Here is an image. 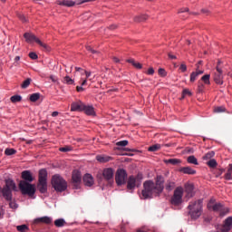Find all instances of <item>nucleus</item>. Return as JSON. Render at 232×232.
<instances>
[{
	"label": "nucleus",
	"mask_w": 232,
	"mask_h": 232,
	"mask_svg": "<svg viewBox=\"0 0 232 232\" xmlns=\"http://www.w3.org/2000/svg\"><path fill=\"white\" fill-rule=\"evenodd\" d=\"M164 178L160 175L157 176L156 182L152 180H146L143 184V190L141 192V199H151L154 197H160L164 190Z\"/></svg>",
	"instance_id": "1"
},
{
	"label": "nucleus",
	"mask_w": 232,
	"mask_h": 232,
	"mask_svg": "<svg viewBox=\"0 0 232 232\" xmlns=\"http://www.w3.org/2000/svg\"><path fill=\"white\" fill-rule=\"evenodd\" d=\"M202 208H203V199L190 201L188 207V215H190V218L194 220L198 219L202 214Z\"/></svg>",
	"instance_id": "2"
},
{
	"label": "nucleus",
	"mask_w": 232,
	"mask_h": 232,
	"mask_svg": "<svg viewBox=\"0 0 232 232\" xmlns=\"http://www.w3.org/2000/svg\"><path fill=\"white\" fill-rule=\"evenodd\" d=\"M18 188L23 196H28L29 198H34L36 193L35 185L24 180L19 181Z\"/></svg>",
	"instance_id": "3"
},
{
	"label": "nucleus",
	"mask_w": 232,
	"mask_h": 232,
	"mask_svg": "<svg viewBox=\"0 0 232 232\" xmlns=\"http://www.w3.org/2000/svg\"><path fill=\"white\" fill-rule=\"evenodd\" d=\"M47 178V170L45 169H40L38 174L37 189L41 194H45L48 190Z\"/></svg>",
	"instance_id": "4"
},
{
	"label": "nucleus",
	"mask_w": 232,
	"mask_h": 232,
	"mask_svg": "<svg viewBox=\"0 0 232 232\" xmlns=\"http://www.w3.org/2000/svg\"><path fill=\"white\" fill-rule=\"evenodd\" d=\"M52 186L56 192H64L68 188L67 181L60 175H53L52 177Z\"/></svg>",
	"instance_id": "5"
},
{
	"label": "nucleus",
	"mask_w": 232,
	"mask_h": 232,
	"mask_svg": "<svg viewBox=\"0 0 232 232\" xmlns=\"http://www.w3.org/2000/svg\"><path fill=\"white\" fill-rule=\"evenodd\" d=\"M183 194H184V189L182 187H178L174 190V194L170 198V204L175 207H179L182 204L183 202Z\"/></svg>",
	"instance_id": "6"
},
{
	"label": "nucleus",
	"mask_w": 232,
	"mask_h": 232,
	"mask_svg": "<svg viewBox=\"0 0 232 232\" xmlns=\"http://www.w3.org/2000/svg\"><path fill=\"white\" fill-rule=\"evenodd\" d=\"M208 208L212 209L214 212H218L220 217H225L229 212V208H225L222 203H215L211 205V202H209L208 204Z\"/></svg>",
	"instance_id": "7"
},
{
	"label": "nucleus",
	"mask_w": 232,
	"mask_h": 232,
	"mask_svg": "<svg viewBox=\"0 0 232 232\" xmlns=\"http://www.w3.org/2000/svg\"><path fill=\"white\" fill-rule=\"evenodd\" d=\"M141 179H142L141 174H138L137 177L130 176L127 181L128 190H133L135 187L140 184Z\"/></svg>",
	"instance_id": "8"
},
{
	"label": "nucleus",
	"mask_w": 232,
	"mask_h": 232,
	"mask_svg": "<svg viewBox=\"0 0 232 232\" xmlns=\"http://www.w3.org/2000/svg\"><path fill=\"white\" fill-rule=\"evenodd\" d=\"M126 179H127V173H126L125 169H119L115 175V181L117 183V185L118 186L125 185Z\"/></svg>",
	"instance_id": "9"
},
{
	"label": "nucleus",
	"mask_w": 232,
	"mask_h": 232,
	"mask_svg": "<svg viewBox=\"0 0 232 232\" xmlns=\"http://www.w3.org/2000/svg\"><path fill=\"white\" fill-rule=\"evenodd\" d=\"M216 232H229L232 229V217H227L223 225H218Z\"/></svg>",
	"instance_id": "10"
},
{
	"label": "nucleus",
	"mask_w": 232,
	"mask_h": 232,
	"mask_svg": "<svg viewBox=\"0 0 232 232\" xmlns=\"http://www.w3.org/2000/svg\"><path fill=\"white\" fill-rule=\"evenodd\" d=\"M82 181V173L79 170H73L72 175V182L75 189L79 188Z\"/></svg>",
	"instance_id": "11"
},
{
	"label": "nucleus",
	"mask_w": 232,
	"mask_h": 232,
	"mask_svg": "<svg viewBox=\"0 0 232 232\" xmlns=\"http://www.w3.org/2000/svg\"><path fill=\"white\" fill-rule=\"evenodd\" d=\"M216 71H217V72L214 73L213 80H214L215 83H217L218 85H223V83H224L223 71L218 66H217Z\"/></svg>",
	"instance_id": "12"
},
{
	"label": "nucleus",
	"mask_w": 232,
	"mask_h": 232,
	"mask_svg": "<svg viewBox=\"0 0 232 232\" xmlns=\"http://www.w3.org/2000/svg\"><path fill=\"white\" fill-rule=\"evenodd\" d=\"M21 179L26 183H32L34 180L33 174L30 170L22 171Z\"/></svg>",
	"instance_id": "13"
},
{
	"label": "nucleus",
	"mask_w": 232,
	"mask_h": 232,
	"mask_svg": "<svg viewBox=\"0 0 232 232\" xmlns=\"http://www.w3.org/2000/svg\"><path fill=\"white\" fill-rule=\"evenodd\" d=\"M84 108L85 104L81 101L74 102L71 104V111H82Z\"/></svg>",
	"instance_id": "14"
},
{
	"label": "nucleus",
	"mask_w": 232,
	"mask_h": 232,
	"mask_svg": "<svg viewBox=\"0 0 232 232\" xmlns=\"http://www.w3.org/2000/svg\"><path fill=\"white\" fill-rule=\"evenodd\" d=\"M52 223H53V218L48 216L37 218L34 219V224L51 225Z\"/></svg>",
	"instance_id": "15"
},
{
	"label": "nucleus",
	"mask_w": 232,
	"mask_h": 232,
	"mask_svg": "<svg viewBox=\"0 0 232 232\" xmlns=\"http://www.w3.org/2000/svg\"><path fill=\"white\" fill-rule=\"evenodd\" d=\"M185 191L187 193L186 195L187 198H192L195 196L194 186L190 183H187L185 185Z\"/></svg>",
	"instance_id": "16"
},
{
	"label": "nucleus",
	"mask_w": 232,
	"mask_h": 232,
	"mask_svg": "<svg viewBox=\"0 0 232 232\" xmlns=\"http://www.w3.org/2000/svg\"><path fill=\"white\" fill-rule=\"evenodd\" d=\"M2 196L4 197V198L8 201L11 202L13 199V193L12 190L7 188H2Z\"/></svg>",
	"instance_id": "17"
},
{
	"label": "nucleus",
	"mask_w": 232,
	"mask_h": 232,
	"mask_svg": "<svg viewBox=\"0 0 232 232\" xmlns=\"http://www.w3.org/2000/svg\"><path fill=\"white\" fill-rule=\"evenodd\" d=\"M82 181H83V183H84V185L86 186V187H92V185H93V183H94V180H93V176H92L91 174H85L84 176H83V179H82Z\"/></svg>",
	"instance_id": "18"
},
{
	"label": "nucleus",
	"mask_w": 232,
	"mask_h": 232,
	"mask_svg": "<svg viewBox=\"0 0 232 232\" xmlns=\"http://www.w3.org/2000/svg\"><path fill=\"white\" fill-rule=\"evenodd\" d=\"M56 4L61 6L73 7L76 5V2L72 0H58Z\"/></svg>",
	"instance_id": "19"
},
{
	"label": "nucleus",
	"mask_w": 232,
	"mask_h": 232,
	"mask_svg": "<svg viewBox=\"0 0 232 232\" xmlns=\"http://www.w3.org/2000/svg\"><path fill=\"white\" fill-rule=\"evenodd\" d=\"M24 38L28 44H32L34 42L37 43V40H39L38 37H36L34 34H31V33H24Z\"/></svg>",
	"instance_id": "20"
},
{
	"label": "nucleus",
	"mask_w": 232,
	"mask_h": 232,
	"mask_svg": "<svg viewBox=\"0 0 232 232\" xmlns=\"http://www.w3.org/2000/svg\"><path fill=\"white\" fill-rule=\"evenodd\" d=\"M4 188L10 189L12 191L16 190V184L13 179H5V186Z\"/></svg>",
	"instance_id": "21"
},
{
	"label": "nucleus",
	"mask_w": 232,
	"mask_h": 232,
	"mask_svg": "<svg viewBox=\"0 0 232 232\" xmlns=\"http://www.w3.org/2000/svg\"><path fill=\"white\" fill-rule=\"evenodd\" d=\"M179 172L186 175H196L197 171L190 167H183L179 169Z\"/></svg>",
	"instance_id": "22"
},
{
	"label": "nucleus",
	"mask_w": 232,
	"mask_h": 232,
	"mask_svg": "<svg viewBox=\"0 0 232 232\" xmlns=\"http://www.w3.org/2000/svg\"><path fill=\"white\" fill-rule=\"evenodd\" d=\"M102 175H103V178L106 180H111L113 178V170H112V169L108 168V169H103Z\"/></svg>",
	"instance_id": "23"
},
{
	"label": "nucleus",
	"mask_w": 232,
	"mask_h": 232,
	"mask_svg": "<svg viewBox=\"0 0 232 232\" xmlns=\"http://www.w3.org/2000/svg\"><path fill=\"white\" fill-rule=\"evenodd\" d=\"M198 68H199V67L198 66V70H196V72L190 73V82H194L198 79V77L199 75H201V74L204 73V72L198 70Z\"/></svg>",
	"instance_id": "24"
},
{
	"label": "nucleus",
	"mask_w": 232,
	"mask_h": 232,
	"mask_svg": "<svg viewBox=\"0 0 232 232\" xmlns=\"http://www.w3.org/2000/svg\"><path fill=\"white\" fill-rule=\"evenodd\" d=\"M83 111L89 116H95V109L92 106L84 105Z\"/></svg>",
	"instance_id": "25"
},
{
	"label": "nucleus",
	"mask_w": 232,
	"mask_h": 232,
	"mask_svg": "<svg viewBox=\"0 0 232 232\" xmlns=\"http://www.w3.org/2000/svg\"><path fill=\"white\" fill-rule=\"evenodd\" d=\"M224 179L225 180H232V164L228 165V169L226 172V174L224 175Z\"/></svg>",
	"instance_id": "26"
},
{
	"label": "nucleus",
	"mask_w": 232,
	"mask_h": 232,
	"mask_svg": "<svg viewBox=\"0 0 232 232\" xmlns=\"http://www.w3.org/2000/svg\"><path fill=\"white\" fill-rule=\"evenodd\" d=\"M175 188H176V183L174 181H171V180L167 181V183L165 185V189L168 192L172 191Z\"/></svg>",
	"instance_id": "27"
},
{
	"label": "nucleus",
	"mask_w": 232,
	"mask_h": 232,
	"mask_svg": "<svg viewBox=\"0 0 232 232\" xmlns=\"http://www.w3.org/2000/svg\"><path fill=\"white\" fill-rule=\"evenodd\" d=\"M165 164H171L172 166H178V164H181V160L179 159H169L164 160Z\"/></svg>",
	"instance_id": "28"
},
{
	"label": "nucleus",
	"mask_w": 232,
	"mask_h": 232,
	"mask_svg": "<svg viewBox=\"0 0 232 232\" xmlns=\"http://www.w3.org/2000/svg\"><path fill=\"white\" fill-rule=\"evenodd\" d=\"M66 225V221L63 218H58L54 220V226L56 227H63Z\"/></svg>",
	"instance_id": "29"
},
{
	"label": "nucleus",
	"mask_w": 232,
	"mask_h": 232,
	"mask_svg": "<svg viewBox=\"0 0 232 232\" xmlns=\"http://www.w3.org/2000/svg\"><path fill=\"white\" fill-rule=\"evenodd\" d=\"M36 44H39L44 52H51V47L47 45V44L43 43L40 40H36Z\"/></svg>",
	"instance_id": "30"
},
{
	"label": "nucleus",
	"mask_w": 232,
	"mask_h": 232,
	"mask_svg": "<svg viewBox=\"0 0 232 232\" xmlns=\"http://www.w3.org/2000/svg\"><path fill=\"white\" fill-rule=\"evenodd\" d=\"M111 159V158L109 156H102V155L96 156V160H98V162H109Z\"/></svg>",
	"instance_id": "31"
},
{
	"label": "nucleus",
	"mask_w": 232,
	"mask_h": 232,
	"mask_svg": "<svg viewBox=\"0 0 232 232\" xmlns=\"http://www.w3.org/2000/svg\"><path fill=\"white\" fill-rule=\"evenodd\" d=\"M187 162H188V164H194V166H198V161L195 156H188Z\"/></svg>",
	"instance_id": "32"
},
{
	"label": "nucleus",
	"mask_w": 232,
	"mask_h": 232,
	"mask_svg": "<svg viewBox=\"0 0 232 232\" xmlns=\"http://www.w3.org/2000/svg\"><path fill=\"white\" fill-rule=\"evenodd\" d=\"M215 157V151L211 150L203 156V160H211Z\"/></svg>",
	"instance_id": "33"
},
{
	"label": "nucleus",
	"mask_w": 232,
	"mask_h": 232,
	"mask_svg": "<svg viewBox=\"0 0 232 232\" xmlns=\"http://www.w3.org/2000/svg\"><path fill=\"white\" fill-rule=\"evenodd\" d=\"M16 230L18 232H27L29 230V227L27 225L23 224L16 227Z\"/></svg>",
	"instance_id": "34"
},
{
	"label": "nucleus",
	"mask_w": 232,
	"mask_h": 232,
	"mask_svg": "<svg viewBox=\"0 0 232 232\" xmlns=\"http://www.w3.org/2000/svg\"><path fill=\"white\" fill-rule=\"evenodd\" d=\"M207 166H208V168L210 169H216L218 166V162L216 160L211 159L207 162Z\"/></svg>",
	"instance_id": "35"
},
{
	"label": "nucleus",
	"mask_w": 232,
	"mask_h": 232,
	"mask_svg": "<svg viewBox=\"0 0 232 232\" xmlns=\"http://www.w3.org/2000/svg\"><path fill=\"white\" fill-rule=\"evenodd\" d=\"M22 96L21 95H14L12 97H10V102L12 103H16V102H20L22 101Z\"/></svg>",
	"instance_id": "36"
},
{
	"label": "nucleus",
	"mask_w": 232,
	"mask_h": 232,
	"mask_svg": "<svg viewBox=\"0 0 232 232\" xmlns=\"http://www.w3.org/2000/svg\"><path fill=\"white\" fill-rule=\"evenodd\" d=\"M41 98V94L40 93H34L32 95H30V102H37L39 99Z\"/></svg>",
	"instance_id": "37"
},
{
	"label": "nucleus",
	"mask_w": 232,
	"mask_h": 232,
	"mask_svg": "<svg viewBox=\"0 0 232 232\" xmlns=\"http://www.w3.org/2000/svg\"><path fill=\"white\" fill-rule=\"evenodd\" d=\"M127 62L131 63L137 69H141L142 68L141 63H139V62H135V60H133V59L127 60Z\"/></svg>",
	"instance_id": "38"
},
{
	"label": "nucleus",
	"mask_w": 232,
	"mask_h": 232,
	"mask_svg": "<svg viewBox=\"0 0 232 232\" xmlns=\"http://www.w3.org/2000/svg\"><path fill=\"white\" fill-rule=\"evenodd\" d=\"M72 146H64V147H61L59 149V151H62L63 153H68L69 151H72Z\"/></svg>",
	"instance_id": "39"
},
{
	"label": "nucleus",
	"mask_w": 232,
	"mask_h": 232,
	"mask_svg": "<svg viewBox=\"0 0 232 232\" xmlns=\"http://www.w3.org/2000/svg\"><path fill=\"white\" fill-rule=\"evenodd\" d=\"M147 18H148V16L146 14H141L139 16H135L134 21L140 23V22L146 21Z\"/></svg>",
	"instance_id": "40"
},
{
	"label": "nucleus",
	"mask_w": 232,
	"mask_h": 232,
	"mask_svg": "<svg viewBox=\"0 0 232 232\" xmlns=\"http://www.w3.org/2000/svg\"><path fill=\"white\" fill-rule=\"evenodd\" d=\"M31 82H32V79H30V78L26 79V80H25L24 82H23V83L21 84V88H22V89H26V88H28V87L30 86Z\"/></svg>",
	"instance_id": "41"
},
{
	"label": "nucleus",
	"mask_w": 232,
	"mask_h": 232,
	"mask_svg": "<svg viewBox=\"0 0 232 232\" xmlns=\"http://www.w3.org/2000/svg\"><path fill=\"white\" fill-rule=\"evenodd\" d=\"M5 155L6 156H11V155H15L17 153V150H14V149H5Z\"/></svg>",
	"instance_id": "42"
},
{
	"label": "nucleus",
	"mask_w": 232,
	"mask_h": 232,
	"mask_svg": "<svg viewBox=\"0 0 232 232\" xmlns=\"http://www.w3.org/2000/svg\"><path fill=\"white\" fill-rule=\"evenodd\" d=\"M63 82H64V83H66L68 85L74 84V80H72L70 76H65L63 78Z\"/></svg>",
	"instance_id": "43"
},
{
	"label": "nucleus",
	"mask_w": 232,
	"mask_h": 232,
	"mask_svg": "<svg viewBox=\"0 0 232 232\" xmlns=\"http://www.w3.org/2000/svg\"><path fill=\"white\" fill-rule=\"evenodd\" d=\"M160 150V145L155 144L149 148V151H159Z\"/></svg>",
	"instance_id": "44"
},
{
	"label": "nucleus",
	"mask_w": 232,
	"mask_h": 232,
	"mask_svg": "<svg viewBox=\"0 0 232 232\" xmlns=\"http://www.w3.org/2000/svg\"><path fill=\"white\" fill-rule=\"evenodd\" d=\"M210 75L207 74L203 77H201V81H203V82H205V84H210Z\"/></svg>",
	"instance_id": "45"
},
{
	"label": "nucleus",
	"mask_w": 232,
	"mask_h": 232,
	"mask_svg": "<svg viewBox=\"0 0 232 232\" xmlns=\"http://www.w3.org/2000/svg\"><path fill=\"white\" fill-rule=\"evenodd\" d=\"M86 50L91 52L93 54H101V53H99V51H95V49H92V46L90 45H86Z\"/></svg>",
	"instance_id": "46"
},
{
	"label": "nucleus",
	"mask_w": 232,
	"mask_h": 232,
	"mask_svg": "<svg viewBox=\"0 0 232 232\" xmlns=\"http://www.w3.org/2000/svg\"><path fill=\"white\" fill-rule=\"evenodd\" d=\"M128 140H121L116 143L117 146H121V148H124L128 145Z\"/></svg>",
	"instance_id": "47"
},
{
	"label": "nucleus",
	"mask_w": 232,
	"mask_h": 232,
	"mask_svg": "<svg viewBox=\"0 0 232 232\" xmlns=\"http://www.w3.org/2000/svg\"><path fill=\"white\" fill-rule=\"evenodd\" d=\"M191 95H192L191 92L188 89H185L183 91V97L182 98H185L186 96H191Z\"/></svg>",
	"instance_id": "48"
},
{
	"label": "nucleus",
	"mask_w": 232,
	"mask_h": 232,
	"mask_svg": "<svg viewBox=\"0 0 232 232\" xmlns=\"http://www.w3.org/2000/svg\"><path fill=\"white\" fill-rule=\"evenodd\" d=\"M159 74H160L161 77H166V76H167V72H166L164 69L160 68V69L159 70Z\"/></svg>",
	"instance_id": "49"
},
{
	"label": "nucleus",
	"mask_w": 232,
	"mask_h": 232,
	"mask_svg": "<svg viewBox=\"0 0 232 232\" xmlns=\"http://www.w3.org/2000/svg\"><path fill=\"white\" fill-rule=\"evenodd\" d=\"M29 57L32 60H37L38 59V54H36V53H29Z\"/></svg>",
	"instance_id": "50"
},
{
	"label": "nucleus",
	"mask_w": 232,
	"mask_h": 232,
	"mask_svg": "<svg viewBox=\"0 0 232 232\" xmlns=\"http://www.w3.org/2000/svg\"><path fill=\"white\" fill-rule=\"evenodd\" d=\"M225 111V108L224 107H217L214 109V112H224Z\"/></svg>",
	"instance_id": "51"
},
{
	"label": "nucleus",
	"mask_w": 232,
	"mask_h": 232,
	"mask_svg": "<svg viewBox=\"0 0 232 232\" xmlns=\"http://www.w3.org/2000/svg\"><path fill=\"white\" fill-rule=\"evenodd\" d=\"M204 91V84L202 82H198V92H202Z\"/></svg>",
	"instance_id": "52"
},
{
	"label": "nucleus",
	"mask_w": 232,
	"mask_h": 232,
	"mask_svg": "<svg viewBox=\"0 0 232 232\" xmlns=\"http://www.w3.org/2000/svg\"><path fill=\"white\" fill-rule=\"evenodd\" d=\"M179 70H180L182 72H187L188 68H187L186 63H181Z\"/></svg>",
	"instance_id": "53"
},
{
	"label": "nucleus",
	"mask_w": 232,
	"mask_h": 232,
	"mask_svg": "<svg viewBox=\"0 0 232 232\" xmlns=\"http://www.w3.org/2000/svg\"><path fill=\"white\" fill-rule=\"evenodd\" d=\"M224 172H225V169H219L217 171L216 177H217V178H219Z\"/></svg>",
	"instance_id": "54"
},
{
	"label": "nucleus",
	"mask_w": 232,
	"mask_h": 232,
	"mask_svg": "<svg viewBox=\"0 0 232 232\" xmlns=\"http://www.w3.org/2000/svg\"><path fill=\"white\" fill-rule=\"evenodd\" d=\"M188 12H189V8L184 7L179 10V14H184V13H188Z\"/></svg>",
	"instance_id": "55"
},
{
	"label": "nucleus",
	"mask_w": 232,
	"mask_h": 232,
	"mask_svg": "<svg viewBox=\"0 0 232 232\" xmlns=\"http://www.w3.org/2000/svg\"><path fill=\"white\" fill-rule=\"evenodd\" d=\"M19 19L23 22V23H26L27 19L24 14H19L18 15Z\"/></svg>",
	"instance_id": "56"
},
{
	"label": "nucleus",
	"mask_w": 232,
	"mask_h": 232,
	"mask_svg": "<svg viewBox=\"0 0 232 232\" xmlns=\"http://www.w3.org/2000/svg\"><path fill=\"white\" fill-rule=\"evenodd\" d=\"M83 72L85 73L87 80L92 76V72H91L83 71Z\"/></svg>",
	"instance_id": "57"
},
{
	"label": "nucleus",
	"mask_w": 232,
	"mask_h": 232,
	"mask_svg": "<svg viewBox=\"0 0 232 232\" xmlns=\"http://www.w3.org/2000/svg\"><path fill=\"white\" fill-rule=\"evenodd\" d=\"M147 74H149V75H153V74H154V70H153V68H150V69L148 70V72H147Z\"/></svg>",
	"instance_id": "58"
},
{
	"label": "nucleus",
	"mask_w": 232,
	"mask_h": 232,
	"mask_svg": "<svg viewBox=\"0 0 232 232\" xmlns=\"http://www.w3.org/2000/svg\"><path fill=\"white\" fill-rule=\"evenodd\" d=\"M9 207H10V208H17L16 204H14V202H10Z\"/></svg>",
	"instance_id": "59"
},
{
	"label": "nucleus",
	"mask_w": 232,
	"mask_h": 232,
	"mask_svg": "<svg viewBox=\"0 0 232 232\" xmlns=\"http://www.w3.org/2000/svg\"><path fill=\"white\" fill-rule=\"evenodd\" d=\"M76 91H77L78 92H82L84 91V88H83V87H81V86H77V87H76Z\"/></svg>",
	"instance_id": "60"
},
{
	"label": "nucleus",
	"mask_w": 232,
	"mask_h": 232,
	"mask_svg": "<svg viewBox=\"0 0 232 232\" xmlns=\"http://www.w3.org/2000/svg\"><path fill=\"white\" fill-rule=\"evenodd\" d=\"M201 13L203 14H209V10H208V9H201Z\"/></svg>",
	"instance_id": "61"
},
{
	"label": "nucleus",
	"mask_w": 232,
	"mask_h": 232,
	"mask_svg": "<svg viewBox=\"0 0 232 232\" xmlns=\"http://www.w3.org/2000/svg\"><path fill=\"white\" fill-rule=\"evenodd\" d=\"M87 80H88V79L85 78V80H83V81L82 82L81 85H82V86L87 85V82H88Z\"/></svg>",
	"instance_id": "62"
},
{
	"label": "nucleus",
	"mask_w": 232,
	"mask_h": 232,
	"mask_svg": "<svg viewBox=\"0 0 232 232\" xmlns=\"http://www.w3.org/2000/svg\"><path fill=\"white\" fill-rule=\"evenodd\" d=\"M50 80L53 82H57V78L54 77V76H50Z\"/></svg>",
	"instance_id": "63"
},
{
	"label": "nucleus",
	"mask_w": 232,
	"mask_h": 232,
	"mask_svg": "<svg viewBox=\"0 0 232 232\" xmlns=\"http://www.w3.org/2000/svg\"><path fill=\"white\" fill-rule=\"evenodd\" d=\"M169 57L172 60L177 59V56H175L174 54H171L170 53H169Z\"/></svg>",
	"instance_id": "64"
}]
</instances>
